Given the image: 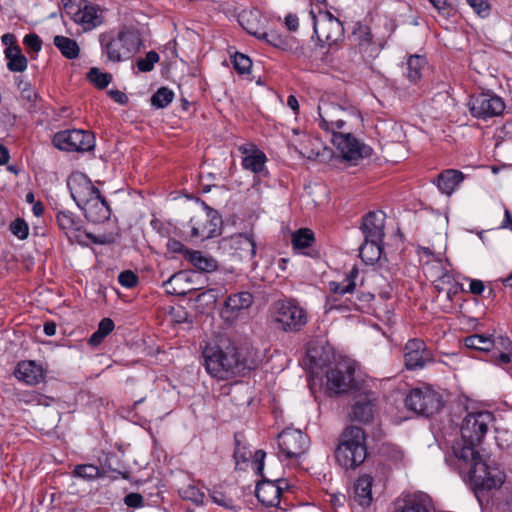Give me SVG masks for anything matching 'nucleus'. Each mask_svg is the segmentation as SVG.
<instances>
[{
	"instance_id": "nucleus-1",
	"label": "nucleus",
	"mask_w": 512,
	"mask_h": 512,
	"mask_svg": "<svg viewBox=\"0 0 512 512\" xmlns=\"http://www.w3.org/2000/svg\"><path fill=\"white\" fill-rule=\"evenodd\" d=\"M493 424L494 415L490 411L468 412L460 426L461 443L453 447L455 465L460 473L469 476L478 499L484 491L498 489L505 481L500 467L488 463L477 451Z\"/></svg>"
},
{
	"instance_id": "nucleus-2",
	"label": "nucleus",
	"mask_w": 512,
	"mask_h": 512,
	"mask_svg": "<svg viewBox=\"0 0 512 512\" xmlns=\"http://www.w3.org/2000/svg\"><path fill=\"white\" fill-rule=\"evenodd\" d=\"M202 358L207 373L222 381L244 376L258 365L251 352L232 344L226 347L207 345Z\"/></svg>"
},
{
	"instance_id": "nucleus-3",
	"label": "nucleus",
	"mask_w": 512,
	"mask_h": 512,
	"mask_svg": "<svg viewBox=\"0 0 512 512\" xmlns=\"http://www.w3.org/2000/svg\"><path fill=\"white\" fill-rule=\"evenodd\" d=\"M67 186L72 199L89 222L99 224L110 219L111 208L107 200L85 174L72 173L67 179Z\"/></svg>"
},
{
	"instance_id": "nucleus-4",
	"label": "nucleus",
	"mask_w": 512,
	"mask_h": 512,
	"mask_svg": "<svg viewBox=\"0 0 512 512\" xmlns=\"http://www.w3.org/2000/svg\"><path fill=\"white\" fill-rule=\"evenodd\" d=\"M99 42L102 55L113 63L129 59L141 46L138 32L131 29L104 32L99 35Z\"/></svg>"
},
{
	"instance_id": "nucleus-5",
	"label": "nucleus",
	"mask_w": 512,
	"mask_h": 512,
	"mask_svg": "<svg viewBox=\"0 0 512 512\" xmlns=\"http://www.w3.org/2000/svg\"><path fill=\"white\" fill-rule=\"evenodd\" d=\"M367 456L366 435L362 428L347 427L341 434L335 450V458L345 469H355Z\"/></svg>"
},
{
	"instance_id": "nucleus-6",
	"label": "nucleus",
	"mask_w": 512,
	"mask_h": 512,
	"mask_svg": "<svg viewBox=\"0 0 512 512\" xmlns=\"http://www.w3.org/2000/svg\"><path fill=\"white\" fill-rule=\"evenodd\" d=\"M265 456L266 453L263 450H257L253 455V469L257 475L262 477V479L257 482L255 495L263 505L275 507L280 503L284 486L287 487L288 484L284 479L267 478L264 475L263 470Z\"/></svg>"
},
{
	"instance_id": "nucleus-7",
	"label": "nucleus",
	"mask_w": 512,
	"mask_h": 512,
	"mask_svg": "<svg viewBox=\"0 0 512 512\" xmlns=\"http://www.w3.org/2000/svg\"><path fill=\"white\" fill-rule=\"evenodd\" d=\"M271 315L277 328L285 332H297L307 323L306 311L292 300L276 301Z\"/></svg>"
},
{
	"instance_id": "nucleus-8",
	"label": "nucleus",
	"mask_w": 512,
	"mask_h": 512,
	"mask_svg": "<svg viewBox=\"0 0 512 512\" xmlns=\"http://www.w3.org/2000/svg\"><path fill=\"white\" fill-rule=\"evenodd\" d=\"M53 145L62 151L87 152L95 147V136L92 132L71 129L57 132L53 137Z\"/></svg>"
},
{
	"instance_id": "nucleus-9",
	"label": "nucleus",
	"mask_w": 512,
	"mask_h": 512,
	"mask_svg": "<svg viewBox=\"0 0 512 512\" xmlns=\"http://www.w3.org/2000/svg\"><path fill=\"white\" fill-rule=\"evenodd\" d=\"M313 29L319 42L332 46L344 38L342 22L329 11L313 14Z\"/></svg>"
},
{
	"instance_id": "nucleus-10",
	"label": "nucleus",
	"mask_w": 512,
	"mask_h": 512,
	"mask_svg": "<svg viewBox=\"0 0 512 512\" xmlns=\"http://www.w3.org/2000/svg\"><path fill=\"white\" fill-rule=\"evenodd\" d=\"M406 407L419 415L431 416L438 413L442 406L441 396L430 388H415L405 398Z\"/></svg>"
},
{
	"instance_id": "nucleus-11",
	"label": "nucleus",
	"mask_w": 512,
	"mask_h": 512,
	"mask_svg": "<svg viewBox=\"0 0 512 512\" xmlns=\"http://www.w3.org/2000/svg\"><path fill=\"white\" fill-rule=\"evenodd\" d=\"M65 4V11L73 21L82 26L84 31H91L104 22L102 9L86 0Z\"/></svg>"
},
{
	"instance_id": "nucleus-12",
	"label": "nucleus",
	"mask_w": 512,
	"mask_h": 512,
	"mask_svg": "<svg viewBox=\"0 0 512 512\" xmlns=\"http://www.w3.org/2000/svg\"><path fill=\"white\" fill-rule=\"evenodd\" d=\"M206 212H200L189 221L191 237L206 240L221 234L222 218L218 212L205 206Z\"/></svg>"
},
{
	"instance_id": "nucleus-13",
	"label": "nucleus",
	"mask_w": 512,
	"mask_h": 512,
	"mask_svg": "<svg viewBox=\"0 0 512 512\" xmlns=\"http://www.w3.org/2000/svg\"><path fill=\"white\" fill-rule=\"evenodd\" d=\"M280 457L298 461L310 447L309 437L301 430L287 428L278 435Z\"/></svg>"
},
{
	"instance_id": "nucleus-14",
	"label": "nucleus",
	"mask_w": 512,
	"mask_h": 512,
	"mask_svg": "<svg viewBox=\"0 0 512 512\" xmlns=\"http://www.w3.org/2000/svg\"><path fill=\"white\" fill-rule=\"evenodd\" d=\"M331 140L343 159L353 164H356L360 159L370 157L372 154V148L361 143L350 132L334 133Z\"/></svg>"
},
{
	"instance_id": "nucleus-15",
	"label": "nucleus",
	"mask_w": 512,
	"mask_h": 512,
	"mask_svg": "<svg viewBox=\"0 0 512 512\" xmlns=\"http://www.w3.org/2000/svg\"><path fill=\"white\" fill-rule=\"evenodd\" d=\"M355 367L348 361L337 363L326 372L327 389L333 394L346 393L355 387Z\"/></svg>"
},
{
	"instance_id": "nucleus-16",
	"label": "nucleus",
	"mask_w": 512,
	"mask_h": 512,
	"mask_svg": "<svg viewBox=\"0 0 512 512\" xmlns=\"http://www.w3.org/2000/svg\"><path fill=\"white\" fill-rule=\"evenodd\" d=\"M505 109V103L499 96L490 93H480L471 97L469 110L472 116L488 119L499 116Z\"/></svg>"
},
{
	"instance_id": "nucleus-17",
	"label": "nucleus",
	"mask_w": 512,
	"mask_h": 512,
	"mask_svg": "<svg viewBox=\"0 0 512 512\" xmlns=\"http://www.w3.org/2000/svg\"><path fill=\"white\" fill-rule=\"evenodd\" d=\"M221 244L231 254L243 261H253L256 255V240L253 232L237 233L223 238Z\"/></svg>"
},
{
	"instance_id": "nucleus-18",
	"label": "nucleus",
	"mask_w": 512,
	"mask_h": 512,
	"mask_svg": "<svg viewBox=\"0 0 512 512\" xmlns=\"http://www.w3.org/2000/svg\"><path fill=\"white\" fill-rule=\"evenodd\" d=\"M319 127L325 131L341 133L346 124V110L338 104L324 102L318 106Z\"/></svg>"
},
{
	"instance_id": "nucleus-19",
	"label": "nucleus",
	"mask_w": 512,
	"mask_h": 512,
	"mask_svg": "<svg viewBox=\"0 0 512 512\" xmlns=\"http://www.w3.org/2000/svg\"><path fill=\"white\" fill-rule=\"evenodd\" d=\"M433 362V355L425 342L419 338L410 339L404 346V364L408 370L422 369Z\"/></svg>"
},
{
	"instance_id": "nucleus-20",
	"label": "nucleus",
	"mask_w": 512,
	"mask_h": 512,
	"mask_svg": "<svg viewBox=\"0 0 512 512\" xmlns=\"http://www.w3.org/2000/svg\"><path fill=\"white\" fill-rule=\"evenodd\" d=\"M377 398L372 392L360 393L355 396L349 416L352 421L367 424L375 414Z\"/></svg>"
},
{
	"instance_id": "nucleus-21",
	"label": "nucleus",
	"mask_w": 512,
	"mask_h": 512,
	"mask_svg": "<svg viewBox=\"0 0 512 512\" xmlns=\"http://www.w3.org/2000/svg\"><path fill=\"white\" fill-rule=\"evenodd\" d=\"M432 500L423 492L402 495L395 502L394 512H431Z\"/></svg>"
},
{
	"instance_id": "nucleus-22",
	"label": "nucleus",
	"mask_w": 512,
	"mask_h": 512,
	"mask_svg": "<svg viewBox=\"0 0 512 512\" xmlns=\"http://www.w3.org/2000/svg\"><path fill=\"white\" fill-rule=\"evenodd\" d=\"M14 375L19 381L34 386L44 381L45 370L34 360H24L17 364Z\"/></svg>"
},
{
	"instance_id": "nucleus-23",
	"label": "nucleus",
	"mask_w": 512,
	"mask_h": 512,
	"mask_svg": "<svg viewBox=\"0 0 512 512\" xmlns=\"http://www.w3.org/2000/svg\"><path fill=\"white\" fill-rule=\"evenodd\" d=\"M385 215L382 212H369L362 221L361 230L364 234V239L378 240L383 242Z\"/></svg>"
},
{
	"instance_id": "nucleus-24",
	"label": "nucleus",
	"mask_w": 512,
	"mask_h": 512,
	"mask_svg": "<svg viewBox=\"0 0 512 512\" xmlns=\"http://www.w3.org/2000/svg\"><path fill=\"white\" fill-rule=\"evenodd\" d=\"M464 179L465 175L461 171L456 169H445L432 180V183L436 185L442 194L451 196L461 185Z\"/></svg>"
},
{
	"instance_id": "nucleus-25",
	"label": "nucleus",
	"mask_w": 512,
	"mask_h": 512,
	"mask_svg": "<svg viewBox=\"0 0 512 512\" xmlns=\"http://www.w3.org/2000/svg\"><path fill=\"white\" fill-rule=\"evenodd\" d=\"M252 303L253 295L250 292L232 294L225 300L222 314L226 319H234L242 310L248 309Z\"/></svg>"
},
{
	"instance_id": "nucleus-26",
	"label": "nucleus",
	"mask_w": 512,
	"mask_h": 512,
	"mask_svg": "<svg viewBox=\"0 0 512 512\" xmlns=\"http://www.w3.org/2000/svg\"><path fill=\"white\" fill-rule=\"evenodd\" d=\"M60 230L69 238L77 239L83 229V221L79 216L68 210L58 211L56 215Z\"/></svg>"
},
{
	"instance_id": "nucleus-27",
	"label": "nucleus",
	"mask_w": 512,
	"mask_h": 512,
	"mask_svg": "<svg viewBox=\"0 0 512 512\" xmlns=\"http://www.w3.org/2000/svg\"><path fill=\"white\" fill-rule=\"evenodd\" d=\"M240 150L245 155L242 160L244 169L253 173H260L264 170L267 157L263 151L255 147L248 149L245 146L240 147Z\"/></svg>"
},
{
	"instance_id": "nucleus-28",
	"label": "nucleus",
	"mask_w": 512,
	"mask_h": 512,
	"mask_svg": "<svg viewBox=\"0 0 512 512\" xmlns=\"http://www.w3.org/2000/svg\"><path fill=\"white\" fill-rule=\"evenodd\" d=\"M373 478L368 474L359 476L354 484L353 500L362 507H368L372 502Z\"/></svg>"
},
{
	"instance_id": "nucleus-29",
	"label": "nucleus",
	"mask_w": 512,
	"mask_h": 512,
	"mask_svg": "<svg viewBox=\"0 0 512 512\" xmlns=\"http://www.w3.org/2000/svg\"><path fill=\"white\" fill-rule=\"evenodd\" d=\"M185 259L200 272L211 273L218 268L217 260L201 251L185 250Z\"/></svg>"
},
{
	"instance_id": "nucleus-30",
	"label": "nucleus",
	"mask_w": 512,
	"mask_h": 512,
	"mask_svg": "<svg viewBox=\"0 0 512 512\" xmlns=\"http://www.w3.org/2000/svg\"><path fill=\"white\" fill-rule=\"evenodd\" d=\"M4 56L7 60V68L11 72H24L28 66V60L22 53L20 46H14L6 48L4 50Z\"/></svg>"
},
{
	"instance_id": "nucleus-31",
	"label": "nucleus",
	"mask_w": 512,
	"mask_h": 512,
	"mask_svg": "<svg viewBox=\"0 0 512 512\" xmlns=\"http://www.w3.org/2000/svg\"><path fill=\"white\" fill-rule=\"evenodd\" d=\"M383 242L367 240L359 247V255L366 264H374L381 258Z\"/></svg>"
},
{
	"instance_id": "nucleus-32",
	"label": "nucleus",
	"mask_w": 512,
	"mask_h": 512,
	"mask_svg": "<svg viewBox=\"0 0 512 512\" xmlns=\"http://www.w3.org/2000/svg\"><path fill=\"white\" fill-rule=\"evenodd\" d=\"M496 348L500 346L504 351L499 353L493 352L491 355V361L500 367L509 364L512 361V342L507 337H498L496 340Z\"/></svg>"
},
{
	"instance_id": "nucleus-33",
	"label": "nucleus",
	"mask_w": 512,
	"mask_h": 512,
	"mask_svg": "<svg viewBox=\"0 0 512 512\" xmlns=\"http://www.w3.org/2000/svg\"><path fill=\"white\" fill-rule=\"evenodd\" d=\"M358 274L359 269L354 266L342 282L332 281L329 283L330 291L335 295H345L347 293H352L356 287L355 280L358 277Z\"/></svg>"
},
{
	"instance_id": "nucleus-34",
	"label": "nucleus",
	"mask_w": 512,
	"mask_h": 512,
	"mask_svg": "<svg viewBox=\"0 0 512 512\" xmlns=\"http://www.w3.org/2000/svg\"><path fill=\"white\" fill-rule=\"evenodd\" d=\"M259 17L260 12L258 10H244L239 14L238 21L249 34L258 38L261 34Z\"/></svg>"
},
{
	"instance_id": "nucleus-35",
	"label": "nucleus",
	"mask_w": 512,
	"mask_h": 512,
	"mask_svg": "<svg viewBox=\"0 0 512 512\" xmlns=\"http://www.w3.org/2000/svg\"><path fill=\"white\" fill-rule=\"evenodd\" d=\"M53 44L67 59H75L79 56L80 47L74 39L57 35L53 39Z\"/></svg>"
},
{
	"instance_id": "nucleus-36",
	"label": "nucleus",
	"mask_w": 512,
	"mask_h": 512,
	"mask_svg": "<svg viewBox=\"0 0 512 512\" xmlns=\"http://www.w3.org/2000/svg\"><path fill=\"white\" fill-rule=\"evenodd\" d=\"M464 345L469 349L489 352L495 347L496 341L489 336L473 334L464 339Z\"/></svg>"
},
{
	"instance_id": "nucleus-37",
	"label": "nucleus",
	"mask_w": 512,
	"mask_h": 512,
	"mask_svg": "<svg viewBox=\"0 0 512 512\" xmlns=\"http://www.w3.org/2000/svg\"><path fill=\"white\" fill-rule=\"evenodd\" d=\"M431 269L435 270V273L430 271V275L433 278V282L435 285V288L441 292L446 289V286L452 285L454 279L451 274H449L447 271H444L442 267L441 262H435Z\"/></svg>"
},
{
	"instance_id": "nucleus-38",
	"label": "nucleus",
	"mask_w": 512,
	"mask_h": 512,
	"mask_svg": "<svg viewBox=\"0 0 512 512\" xmlns=\"http://www.w3.org/2000/svg\"><path fill=\"white\" fill-rule=\"evenodd\" d=\"M426 65V60L420 55H411L407 60L406 77L412 83H416L422 76V69Z\"/></svg>"
},
{
	"instance_id": "nucleus-39",
	"label": "nucleus",
	"mask_w": 512,
	"mask_h": 512,
	"mask_svg": "<svg viewBox=\"0 0 512 512\" xmlns=\"http://www.w3.org/2000/svg\"><path fill=\"white\" fill-rule=\"evenodd\" d=\"M74 477L92 481L103 476V473L98 466L93 464H78L74 467L72 472Z\"/></svg>"
},
{
	"instance_id": "nucleus-40",
	"label": "nucleus",
	"mask_w": 512,
	"mask_h": 512,
	"mask_svg": "<svg viewBox=\"0 0 512 512\" xmlns=\"http://www.w3.org/2000/svg\"><path fill=\"white\" fill-rule=\"evenodd\" d=\"M174 99V92L167 87L159 88L151 98V104L156 108L167 107Z\"/></svg>"
},
{
	"instance_id": "nucleus-41",
	"label": "nucleus",
	"mask_w": 512,
	"mask_h": 512,
	"mask_svg": "<svg viewBox=\"0 0 512 512\" xmlns=\"http://www.w3.org/2000/svg\"><path fill=\"white\" fill-rule=\"evenodd\" d=\"M314 234L309 229H300L293 234L292 244L294 249H304L311 246Z\"/></svg>"
},
{
	"instance_id": "nucleus-42",
	"label": "nucleus",
	"mask_w": 512,
	"mask_h": 512,
	"mask_svg": "<svg viewBox=\"0 0 512 512\" xmlns=\"http://www.w3.org/2000/svg\"><path fill=\"white\" fill-rule=\"evenodd\" d=\"M179 494L183 499L189 500L197 505L202 504L205 498L204 492H202L194 484H189L185 487H182L179 490Z\"/></svg>"
},
{
	"instance_id": "nucleus-43",
	"label": "nucleus",
	"mask_w": 512,
	"mask_h": 512,
	"mask_svg": "<svg viewBox=\"0 0 512 512\" xmlns=\"http://www.w3.org/2000/svg\"><path fill=\"white\" fill-rule=\"evenodd\" d=\"M89 81L99 89L106 88L112 80V75L102 73L98 68H91L88 72Z\"/></svg>"
},
{
	"instance_id": "nucleus-44",
	"label": "nucleus",
	"mask_w": 512,
	"mask_h": 512,
	"mask_svg": "<svg viewBox=\"0 0 512 512\" xmlns=\"http://www.w3.org/2000/svg\"><path fill=\"white\" fill-rule=\"evenodd\" d=\"M15 84L21 95L28 102L34 103L37 99L36 92L32 89L29 81L25 80L22 76L15 77Z\"/></svg>"
},
{
	"instance_id": "nucleus-45",
	"label": "nucleus",
	"mask_w": 512,
	"mask_h": 512,
	"mask_svg": "<svg viewBox=\"0 0 512 512\" xmlns=\"http://www.w3.org/2000/svg\"><path fill=\"white\" fill-rule=\"evenodd\" d=\"M10 232L19 240H25L29 236V225L22 218H16L9 225Z\"/></svg>"
},
{
	"instance_id": "nucleus-46",
	"label": "nucleus",
	"mask_w": 512,
	"mask_h": 512,
	"mask_svg": "<svg viewBox=\"0 0 512 512\" xmlns=\"http://www.w3.org/2000/svg\"><path fill=\"white\" fill-rule=\"evenodd\" d=\"M235 451H234V459L236 463V467L242 469L241 464H246L251 458V451L248 450L238 439V436L235 435Z\"/></svg>"
},
{
	"instance_id": "nucleus-47",
	"label": "nucleus",
	"mask_w": 512,
	"mask_h": 512,
	"mask_svg": "<svg viewBox=\"0 0 512 512\" xmlns=\"http://www.w3.org/2000/svg\"><path fill=\"white\" fill-rule=\"evenodd\" d=\"M160 57L156 51H149L144 58L137 61V68L141 72H150L154 69V65L159 61Z\"/></svg>"
},
{
	"instance_id": "nucleus-48",
	"label": "nucleus",
	"mask_w": 512,
	"mask_h": 512,
	"mask_svg": "<svg viewBox=\"0 0 512 512\" xmlns=\"http://www.w3.org/2000/svg\"><path fill=\"white\" fill-rule=\"evenodd\" d=\"M232 63L235 68V70L239 74H247L250 72V69L252 67V61L251 59L242 54V53H235V55L232 57Z\"/></svg>"
},
{
	"instance_id": "nucleus-49",
	"label": "nucleus",
	"mask_w": 512,
	"mask_h": 512,
	"mask_svg": "<svg viewBox=\"0 0 512 512\" xmlns=\"http://www.w3.org/2000/svg\"><path fill=\"white\" fill-rule=\"evenodd\" d=\"M467 3L481 18H486L489 16L491 6L488 0H467Z\"/></svg>"
},
{
	"instance_id": "nucleus-50",
	"label": "nucleus",
	"mask_w": 512,
	"mask_h": 512,
	"mask_svg": "<svg viewBox=\"0 0 512 512\" xmlns=\"http://www.w3.org/2000/svg\"><path fill=\"white\" fill-rule=\"evenodd\" d=\"M383 454L395 465L402 463L404 459L403 451L395 445H386Z\"/></svg>"
},
{
	"instance_id": "nucleus-51",
	"label": "nucleus",
	"mask_w": 512,
	"mask_h": 512,
	"mask_svg": "<svg viewBox=\"0 0 512 512\" xmlns=\"http://www.w3.org/2000/svg\"><path fill=\"white\" fill-rule=\"evenodd\" d=\"M118 282L125 288H134L138 284V276L131 270H125L119 274Z\"/></svg>"
},
{
	"instance_id": "nucleus-52",
	"label": "nucleus",
	"mask_w": 512,
	"mask_h": 512,
	"mask_svg": "<svg viewBox=\"0 0 512 512\" xmlns=\"http://www.w3.org/2000/svg\"><path fill=\"white\" fill-rule=\"evenodd\" d=\"M211 499L215 504L222 506L226 509L235 508L233 499L231 497L226 496L224 493L220 491H213L211 493Z\"/></svg>"
},
{
	"instance_id": "nucleus-53",
	"label": "nucleus",
	"mask_w": 512,
	"mask_h": 512,
	"mask_svg": "<svg viewBox=\"0 0 512 512\" xmlns=\"http://www.w3.org/2000/svg\"><path fill=\"white\" fill-rule=\"evenodd\" d=\"M23 43L28 49H30L36 53H38L42 47V41H41L40 37L35 33H30V34L25 35V37L23 39Z\"/></svg>"
},
{
	"instance_id": "nucleus-54",
	"label": "nucleus",
	"mask_w": 512,
	"mask_h": 512,
	"mask_svg": "<svg viewBox=\"0 0 512 512\" xmlns=\"http://www.w3.org/2000/svg\"><path fill=\"white\" fill-rule=\"evenodd\" d=\"M259 39L265 40L267 43L274 47H280L284 44V40L281 36L276 34L275 32H261L258 36Z\"/></svg>"
},
{
	"instance_id": "nucleus-55",
	"label": "nucleus",
	"mask_w": 512,
	"mask_h": 512,
	"mask_svg": "<svg viewBox=\"0 0 512 512\" xmlns=\"http://www.w3.org/2000/svg\"><path fill=\"white\" fill-rule=\"evenodd\" d=\"M124 503L128 507L139 508L144 505V498L139 493H129L124 497Z\"/></svg>"
},
{
	"instance_id": "nucleus-56",
	"label": "nucleus",
	"mask_w": 512,
	"mask_h": 512,
	"mask_svg": "<svg viewBox=\"0 0 512 512\" xmlns=\"http://www.w3.org/2000/svg\"><path fill=\"white\" fill-rule=\"evenodd\" d=\"M114 327V322L110 318H103L98 325V330L106 337L113 331Z\"/></svg>"
},
{
	"instance_id": "nucleus-57",
	"label": "nucleus",
	"mask_w": 512,
	"mask_h": 512,
	"mask_svg": "<svg viewBox=\"0 0 512 512\" xmlns=\"http://www.w3.org/2000/svg\"><path fill=\"white\" fill-rule=\"evenodd\" d=\"M429 2L433 5L437 11L443 15H448L450 6L447 3V0H429Z\"/></svg>"
},
{
	"instance_id": "nucleus-58",
	"label": "nucleus",
	"mask_w": 512,
	"mask_h": 512,
	"mask_svg": "<svg viewBox=\"0 0 512 512\" xmlns=\"http://www.w3.org/2000/svg\"><path fill=\"white\" fill-rule=\"evenodd\" d=\"M167 247L170 251L174 253H182L185 256V250H188L185 248V246L176 239H169L167 243Z\"/></svg>"
},
{
	"instance_id": "nucleus-59",
	"label": "nucleus",
	"mask_w": 512,
	"mask_h": 512,
	"mask_svg": "<svg viewBox=\"0 0 512 512\" xmlns=\"http://www.w3.org/2000/svg\"><path fill=\"white\" fill-rule=\"evenodd\" d=\"M485 286L481 280L472 279L469 284V290L474 295H481L484 292Z\"/></svg>"
},
{
	"instance_id": "nucleus-60",
	"label": "nucleus",
	"mask_w": 512,
	"mask_h": 512,
	"mask_svg": "<svg viewBox=\"0 0 512 512\" xmlns=\"http://www.w3.org/2000/svg\"><path fill=\"white\" fill-rule=\"evenodd\" d=\"M285 25L287 26L288 30L296 31L299 27L298 17L295 14H288L285 17Z\"/></svg>"
},
{
	"instance_id": "nucleus-61",
	"label": "nucleus",
	"mask_w": 512,
	"mask_h": 512,
	"mask_svg": "<svg viewBox=\"0 0 512 512\" xmlns=\"http://www.w3.org/2000/svg\"><path fill=\"white\" fill-rule=\"evenodd\" d=\"M108 94L119 104H125L128 101L127 95L119 90H110Z\"/></svg>"
},
{
	"instance_id": "nucleus-62",
	"label": "nucleus",
	"mask_w": 512,
	"mask_h": 512,
	"mask_svg": "<svg viewBox=\"0 0 512 512\" xmlns=\"http://www.w3.org/2000/svg\"><path fill=\"white\" fill-rule=\"evenodd\" d=\"M1 41L6 48H11L14 46H19L16 42V37L12 33H6L1 37Z\"/></svg>"
},
{
	"instance_id": "nucleus-63",
	"label": "nucleus",
	"mask_w": 512,
	"mask_h": 512,
	"mask_svg": "<svg viewBox=\"0 0 512 512\" xmlns=\"http://www.w3.org/2000/svg\"><path fill=\"white\" fill-rule=\"evenodd\" d=\"M105 338V336L97 329L90 337L89 339V344L92 345V346H97L99 345L103 339Z\"/></svg>"
},
{
	"instance_id": "nucleus-64",
	"label": "nucleus",
	"mask_w": 512,
	"mask_h": 512,
	"mask_svg": "<svg viewBox=\"0 0 512 512\" xmlns=\"http://www.w3.org/2000/svg\"><path fill=\"white\" fill-rule=\"evenodd\" d=\"M501 228H508L512 230V215L508 209H505V217L502 222Z\"/></svg>"
}]
</instances>
